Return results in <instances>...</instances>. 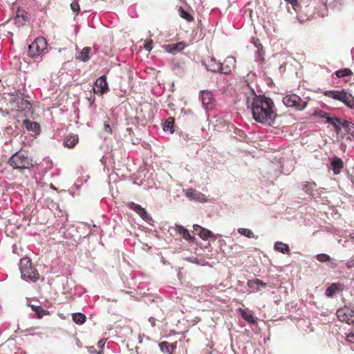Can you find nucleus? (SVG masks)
Wrapping results in <instances>:
<instances>
[{"mask_svg":"<svg viewBox=\"0 0 354 354\" xmlns=\"http://www.w3.org/2000/svg\"><path fill=\"white\" fill-rule=\"evenodd\" d=\"M254 285L260 286L263 288H266L267 286V284L266 283H264L263 281H261L259 279H254L249 280L248 281V286L250 288H253L254 286Z\"/></svg>","mask_w":354,"mask_h":354,"instance_id":"33","label":"nucleus"},{"mask_svg":"<svg viewBox=\"0 0 354 354\" xmlns=\"http://www.w3.org/2000/svg\"><path fill=\"white\" fill-rule=\"evenodd\" d=\"M90 51H91V48L85 47L80 53V55H78L77 57L84 62H86L90 59V56H89Z\"/></svg>","mask_w":354,"mask_h":354,"instance_id":"29","label":"nucleus"},{"mask_svg":"<svg viewBox=\"0 0 354 354\" xmlns=\"http://www.w3.org/2000/svg\"><path fill=\"white\" fill-rule=\"evenodd\" d=\"M193 228L198 235L203 240H207L208 239L214 236L212 231L202 227L198 225H194Z\"/></svg>","mask_w":354,"mask_h":354,"instance_id":"15","label":"nucleus"},{"mask_svg":"<svg viewBox=\"0 0 354 354\" xmlns=\"http://www.w3.org/2000/svg\"><path fill=\"white\" fill-rule=\"evenodd\" d=\"M344 289V284L333 283L326 290L325 295L328 297H332L335 293L342 291Z\"/></svg>","mask_w":354,"mask_h":354,"instance_id":"16","label":"nucleus"},{"mask_svg":"<svg viewBox=\"0 0 354 354\" xmlns=\"http://www.w3.org/2000/svg\"><path fill=\"white\" fill-rule=\"evenodd\" d=\"M239 311L241 313L242 317L248 323L251 324H257L256 318L253 316L252 313L250 311L243 309H240Z\"/></svg>","mask_w":354,"mask_h":354,"instance_id":"23","label":"nucleus"},{"mask_svg":"<svg viewBox=\"0 0 354 354\" xmlns=\"http://www.w3.org/2000/svg\"><path fill=\"white\" fill-rule=\"evenodd\" d=\"M324 95L327 97L339 100L344 103L347 106L352 108L354 105V97L353 95L344 91H326Z\"/></svg>","mask_w":354,"mask_h":354,"instance_id":"5","label":"nucleus"},{"mask_svg":"<svg viewBox=\"0 0 354 354\" xmlns=\"http://www.w3.org/2000/svg\"><path fill=\"white\" fill-rule=\"evenodd\" d=\"M23 98H21L19 94L16 93V94H12L11 95V99H10V103L14 105V106L15 107L18 103H19V100H21Z\"/></svg>","mask_w":354,"mask_h":354,"instance_id":"36","label":"nucleus"},{"mask_svg":"<svg viewBox=\"0 0 354 354\" xmlns=\"http://www.w3.org/2000/svg\"><path fill=\"white\" fill-rule=\"evenodd\" d=\"M105 343H106V339H100L98 342H97V346L102 349L105 345Z\"/></svg>","mask_w":354,"mask_h":354,"instance_id":"43","label":"nucleus"},{"mask_svg":"<svg viewBox=\"0 0 354 354\" xmlns=\"http://www.w3.org/2000/svg\"><path fill=\"white\" fill-rule=\"evenodd\" d=\"M185 47V44L180 41L176 44H171L167 46V50L171 53L180 52Z\"/></svg>","mask_w":354,"mask_h":354,"instance_id":"22","label":"nucleus"},{"mask_svg":"<svg viewBox=\"0 0 354 354\" xmlns=\"http://www.w3.org/2000/svg\"><path fill=\"white\" fill-rule=\"evenodd\" d=\"M238 232L239 234H241V235L245 236L250 239L254 237V234L252 232V231L248 228H243V227L239 228Z\"/></svg>","mask_w":354,"mask_h":354,"instance_id":"34","label":"nucleus"},{"mask_svg":"<svg viewBox=\"0 0 354 354\" xmlns=\"http://www.w3.org/2000/svg\"><path fill=\"white\" fill-rule=\"evenodd\" d=\"M127 207L138 213L140 217L147 221L148 220L149 216L145 208L142 207L141 205L136 204L133 202H129L127 204Z\"/></svg>","mask_w":354,"mask_h":354,"instance_id":"14","label":"nucleus"},{"mask_svg":"<svg viewBox=\"0 0 354 354\" xmlns=\"http://www.w3.org/2000/svg\"><path fill=\"white\" fill-rule=\"evenodd\" d=\"M149 322L151 323V326L154 327L156 326V319L154 317H149Z\"/></svg>","mask_w":354,"mask_h":354,"instance_id":"44","label":"nucleus"},{"mask_svg":"<svg viewBox=\"0 0 354 354\" xmlns=\"http://www.w3.org/2000/svg\"><path fill=\"white\" fill-rule=\"evenodd\" d=\"M351 238H352L353 239H354V234H352V235H351Z\"/></svg>","mask_w":354,"mask_h":354,"instance_id":"49","label":"nucleus"},{"mask_svg":"<svg viewBox=\"0 0 354 354\" xmlns=\"http://www.w3.org/2000/svg\"><path fill=\"white\" fill-rule=\"evenodd\" d=\"M201 97L203 104L207 109L214 102V97L212 92L203 91L201 92Z\"/></svg>","mask_w":354,"mask_h":354,"instance_id":"17","label":"nucleus"},{"mask_svg":"<svg viewBox=\"0 0 354 354\" xmlns=\"http://www.w3.org/2000/svg\"><path fill=\"white\" fill-rule=\"evenodd\" d=\"M88 100L91 102V104H93V102L95 101V97H94L93 98L91 97Z\"/></svg>","mask_w":354,"mask_h":354,"instance_id":"47","label":"nucleus"},{"mask_svg":"<svg viewBox=\"0 0 354 354\" xmlns=\"http://www.w3.org/2000/svg\"><path fill=\"white\" fill-rule=\"evenodd\" d=\"M23 124L28 131H30L32 132H38L40 130V126L36 122H32L28 119H26L24 120Z\"/></svg>","mask_w":354,"mask_h":354,"instance_id":"21","label":"nucleus"},{"mask_svg":"<svg viewBox=\"0 0 354 354\" xmlns=\"http://www.w3.org/2000/svg\"><path fill=\"white\" fill-rule=\"evenodd\" d=\"M109 91V88L105 75H102L96 80L94 86L93 87V91L94 93L103 95Z\"/></svg>","mask_w":354,"mask_h":354,"instance_id":"9","label":"nucleus"},{"mask_svg":"<svg viewBox=\"0 0 354 354\" xmlns=\"http://www.w3.org/2000/svg\"><path fill=\"white\" fill-rule=\"evenodd\" d=\"M342 128L351 136L348 138L350 140H351V137L354 138V123L347 120H343Z\"/></svg>","mask_w":354,"mask_h":354,"instance_id":"24","label":"nucleus"},{"mask_svg":"<svg viewBox=\"0 0 354 354\" xmlns=\"http://www.w3.org/2000/svg\"><path fill=\"white\" fill-rule=\"evenodd\" d=\"M346 266L348 268H351L353 267L354 266V261H348L346 263Z\"/></svg>","mask_w":354,"mask_h":354,"instance_id":"45","label":"nucleus"},{"mask_svg":"<svg viewBox=\"0 0 354 354\" xmlns=\"http://www.w3.org/2000/svg\"><path fill=\"white\" fill-rule=\"evenodd\" d=\"M282 102L287 107L295 108L298 111L304 110L307 106V102L301 100V98L296 94L285 95L283 97Z\"/></svg>","mask_w":354,"mask_h":354,"instance_id":"6","label":"nucleus"},{"mask_svg":"<svg viewBox=\"0 0 354 354\" xmlns=\"http://www.w3.org/2000/svg\"><path fill=\"white\" fill-rule=\"evenodd\" d=\"M316 184L314 182H306L303 185V190L308 194L313 195Z\"/></svg>","mask_w":354,"mask_h":354,"instance_id":"31","label":"nucleus"},{"mask_svg":"<svg viewBox=\"0 0 354 354\" xmlns=\"http://www.w3.org/2000/svg\"><path fill=\"white\" fill-rule=\"evenodd\" d=\"M203 64L208 71L214 73H221V62L216 60L215 57H210L205 59Z\"/></svg>","mask_w":354,"mask_h":354,"instance_id":"12","label":"nucleus"},{"mask_svg":"<svg viewBox=\"0 0 354 354\" xmlns=\"http://www.w3.org/2000/svg\"><path fill=\"white\" fill-rule=\"evenodd\" d=\"M185 196L192 200H195L202 203L207 202L205 195L193 189H187L185 192Z\"/></svg>","mask_w":354,"mask_h":354,"instance_id":"13","label":"nucleus"},{"mask_svg":"<svg viewBox=\"0 0 354 354\" xmlns=\"http://www.w3.org/2000/svg\"><path fill=\"white\" fill-rule=\"evenodd\" d=\"M180 16L185 19L186 21L190 22L194 21V17L191 14L185 10L182 7H180L178 9Z\"/></svg>","mask_w":354,"mask_h":354,"instance_id":"32","label":"nucleus"},{"mask_svg":"<svg viewBox=\"0 0 354 354\" xmlns=\"http://www.w3.org/2000/svg\"><path fill=\"white\" fill-rule=\"evenodd\" d=\"M32 310L36 313L37 318L40 319L44 315H48L49 312L47 310L44 309L41 306H32Z\"/></svg>","mask_w":354,"mask_h":354,"instance_id":"28","label":"nucleus"},{"mask_svg":"<svg viewBox=\"0 0 354 354\" xmlns=\"http://www.w3.org/2000/svg\"><path fill=\"white\" fill-rule=\"evenodd\" d=\"M15 109L16 111L24 113L26 117H28V115L32 113V104L28 100L24 99L19 100L18 104Z\"/></svg>","mask_w":354,"mask_h":354,"instance_id":"10","label":"nucleus"},{"mask_svg":"<svg viewBox=\"0 0 354 354\" xmlns=\"http://www.w3.org/2000/svg\"><path fill=\"white\" fill-rule=\"evenodd\" d=\"M71 8L75 15H77L80 10V5L76 1H74L71 3Z\"/></svg>","mask_w":354,"mask_h":354,"instance_id":"38","label":"nucleus"},{"mask_svg":"<svg viewBox=\"0 0 354 354\" xmlns=\"http://www.w3.org/2000/svg\"><path fill=\"white\" fill-rule=\"evenodd\" d=\"M89 352L91 353H96L97 354H101L102 353V351L97 352L96 350H95L93 347L91 348V349L89 350Z\"/></svg>","mask_w":354,"mask_h":354,"instance_id":"46","label":"nucleus"},{"mask_svg":"<svg viewBox=\"0 0 354 354\" xmlns=\"http://www.w3.org/2000/svg\"><path fill=\"white\" fill-rule=\"evenodd\" d=\"M175 231L189 242H192L194 239V237L190 234L189 232L180 225H176Z\"/></svg>","mask_w":354,"mask_h":354,"instance_id":"18","label":"nucleus"},{"mask_svg":"<svg viewBox=\"0 0 354 354\" xmlns=\"http://www.w3.org/2000/svg\"><path fill=\"white\" fill-rule=\"evenodd\" d=\"M174 119L173 118H169L165 122L163 129L171 133L174 131Z\"/></svg>","mask_w":354,"mask_h":354,"instance_id":"30","label":"nucleus"},{"mask_svg":"<svg viewBox=\"0 0 354 354\" xmlns=\"http://www.w3.org/2000/svg\"><path fill=\"white\" fill-rule=\"evenodd\" d=\"M104 130L109 133H112V129H111V127H110L109 124L108 122H105L104 124Z\"/></svg>","mask_w":354,"mask_h":354,"instance_id":"41","label":"nucleus"},{"mask_svg":"<svg viewBox=\"0 0 354 354\" xmlns=\"http://www.w3.org/2000/svg\"><path fill=\"white\" fill-rule=\"evenodd\" d=\"M170 345H171V349H172V350H174L176 348V346L174 344H170Z\"/></svg>","mask_w":354,"mask_h":354,"instance_id":"48","label":"nucleus"},{"mask_svg":"<svg viewBox=\"0 0 354 354\" xmlns=\"http://www.w3.org/2000/svg\"><path fill=\"white\" fill-rule=\"evenodd\" d=\"M274 249L283 254H288L290 252L289 246L281 241H277L275 243Z\"/></svg>","mask_w":354,"mask_h":354,"instance_id":"25","label":"nucleus"},{"mask_svg":"<svg viewBox=\"0 0 354 354\" xmlns=\"http://www.w3.org/2000/svg\"><path fill=\"white\" fill-rule=\"evenodd\" d=\"M335 74L338 78H343L346 77H350L353 75V73L350 68H345L341 70L336 71Z\"/></svg>","mask_w":354,"mask_h":354,"instance_id":"26","label":"nucleus"},{"mask_svg":"<svg viewBox=\"0 0 354 354\" xmlns=\"http://www.w3.org/2000/svg\"><path fill=\"white\" fill-rule=\"evenodd\" d=\"M253 118L258 122L271 125L277 115L273 101L264 95H255L252 102Z\"/></svg>","mask_w":354,"mask_h":354,"instance_id":"1","label":"nucleus"},{"mask_svg":"<svg viewBox=\"0 0 354 354\" xmlns=\"http://www.w3.org/2000/svg\"><path fill=\"white\" fill-rule=\"evenodd\" d=\"M315 115L320 118H325L326 122L332 124L335 127L337 132H338L341 128H342L343 120L339 118L330 117L328 113L322 111H317Z\"/></svg>","mask_w":354,"mask_h":354,"instance_id":"8","label":"nucleus"},{"mask_svg":"<svg viewBox=\"0 0 354 354\" xmlns=\"http://www.w3.org/2000/svg\"><path fill=\"white\" fill-rule=\"evenodd\" d=\"M221 73L225 75L230 74L236 67V59L233 57H227L221 63Z\"/></svg>","mask_w":354,"mask_h":354,"instance_id":"11","label":"nucleus"},{"mask_svg":"<svg viewBox=\"0 0 354 354\" xmlns=\"http://www.w3.org/2000/svg\"><path fill=\"white\" fill-rule=\"evenodd\" d=\"M152 44H153L152 40H150L149 41H147L144 46L145 48L147 50L150 51L152 49Z\"/></svg>","mask_w":354,"mask_h":354,"instance_id":"42","label":"nucleus"},{"mask_svg":"<svg viewBox=\"0 0 354 354\" xmlns=\"http://www.w3.org/2000/svg\"><path fill=\"white\" fill-rule=\"evenodd\" d=\"M331 166L333 173L338 174L344 167V162L341 158L335 157L331 161Z\"/></svg>","mask_w":354,"mask_h":354,"instance_id":"20","label":"nucleus"},{"mask_svg":"<svg viewBox=\"0 0 354 354\" xmlns=\"http://www.w3.org/2000/svg\"><path fill=\"white\" fill-rule=\"evenodd\" d=\"M346 341L349 343L354 344V331L347 335Z\"/></svg>","mask_w":354,"mask_h":354,"instance_id":"40","label":"nucleus"},{"mask_svg":"<svg viewBox=\"0 0 354 354\" xmlns=\"http://www.w3.org/2000/svg\"><path fill=\"white\" fill-rule=\"evenodd\" d=\"M9 164L15 169H30L32 167V160L28 155L19 151L12 155L9 159Z\"/></svg>","mask_w":354,"mask_h":354,"instance_id":"3","label":"nucleus"},{"mask_svg":"<svg viewBox=\"0 0 354 354\" xmlns=\"http://www.w3.org/2000/svg\"><path fill=\"white\" fill-rule=\"evenodd\" d=\"M317 259L320 262H328L330 260V257L326 254H319L317 255Z\"/></svg>","mask_w":354,"mask_h":354,"instance_id":"37","label":"nucleus"},{"mask_svg":"<svg viewBox=\"0 0 354 354\" xmlns=\"http://www.w3.org/2000/svg\"><path fill=\"white\" fill-rule=\"evenodd\" d=\"M47 41L42 37H37L35 41L29 45L28 55L35 58L44 55L47 53Z\"/></svg>","mask_w":354,"mask_h":354,"instance_id":"4","label":"nucleus"},{"mask_svg":"<svg viewBox=\"0 0 354 354\" xmlns=\"http://www.w3.org/2000/svg\"><path fill=\"white\" fill-rule=\"evenodd\" d=\"M284 1H286L287 3H290L292 6L293 10L296 12L297 11L298 8H300V6L298 3V0H284Z\"/></svg>","mask_w":354,"mask_h":354,"instance_id":"39","label":"nucleus"},{"mask_svg":"<svg viewBox=\"0 0 354 354\" xmlns=\"http://www.w3.org/2000/svg\"><path fill=\"white\" fill-rule=\"evenodd\" d=\"M19 270L24 279L35 282L39 279V274L37 270L32 266V261L29 258H22L20 260Z\"/></svg>","mask_w":354,"mask_h":354,"instance_id":"2","label":"nucleus"},{"mask_svg":"<svg viewBox=\"0 0 354 354\" xmlns=\"http://www.w3.org/2000/svg\"><path fill=\"white\" fill-rule=\"evenodd\" d=\"M73 321L77 324H83L86 322V316L83 313H76L72 315Z\"/></svg>","mask_w":354,"mask_h":354,"instance_id":"27","label":"nucleus"},{"mask_svg":"<svg viewBox=\"0 0 354 354\" xmlns=\"http://www.w3.org/2000/svg\"><path fill=\"white\" fill-rule=\"evenodd\" d=\"M337 317L342 322L348 324H354V311L348 307H344L337 310Z\"/></svg>","mask_w":354,"mask_h":354,"instance_id":"7","label":"nucleus"},{"mask_svg":"<svg viewBox=\"0 0 354 354\" xmlns=\"http://www.w3.org/2000/svg\"><path fill=\"white\" fill-rule=\"evenodd\" d=\"M78 140L79 139L77 135L70 133L64 139V145L66 147L73 148L77 144Z\"/></svg>","mask_w":354,"mask_h":354,"instance_id":"19","label":"nucleus"},{"mask_svg":"<svg viewBox=\"0 0 354 354\" xmlns=\"http://www.w3.org/2000/svg\"><path fill=\"white\" fill-rule=\"evenodd\" d=\"M160 349L163 353H169L171 350L170 343L168 342H162L159 344Z\"/></svg>","mask_w":354,"mask_h":354,"instance_id":"35","label":"nucleus"}]
</instances>
